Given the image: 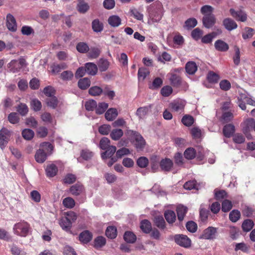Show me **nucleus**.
I'll return each mask as SVG.
<instances>
[{
	"mask_svg": "<svg viewBox=\"0 0 255 255\" xmlns=\"http://www.w3.org/2000/svg\"><path fill=\"white\" fill-rule=\"evenodd\" d=\"M126 134L130 140L134 142V145L137 149H142L145 144V142L141 135L136 131L128 129Z\"/></svg>",
	"mask_w": 255,
	"mask_h": 255,
	"instance_id": "f257e3e1",
	"label": "nucleus"
},
{
	"mask_svg": "<svg viewBox=\"0 0 255 255\" xmlns=\"http://www.w3.org/2000/svg\"><path fill=\"white\" fill-rule=\"evenodd\" d=\"M29 229V225L24 221L15 224L13 228L15 234L22 237L27 235Z\"/></svg>",
	"mask_w": 255,
	"mask_h": 255,
	"instance_id": "f03ea898",
	"label": "nucleus"
},
{
	"mask_svg": "<svg viewBox=\"0 0 255 255\" xmlns=\"http://www.w3.org/2000/svg\"><path fill=\"white\" fill-rule=\"evenodd\" d=\"M243 132L246 135L247 138L251 139L252 136L249 132L254 130L255 126V121L254 119L248 118L242 124Z\"/></svg>",
	"mask_w": 255,
	"mask_h": 255,
	"instance_id": "7ed1b4c3",
	"label": "nucleus"
},
{
	"mask_svg": "<svg viewBox=\"0 0 255 255\" xmlns=\"http://www.w3.org/2000/svg\"><path fill=\"white\" fill-rule=\"evenodd\" d=\"M238 105L243 110H245L246 109V103L253 106H255V101L252 99L246 97L245 95H241L240 97L238 98Z\"/></svg>",
	"mask_w": 255,
	"mask_h": 255,
	"instance_id": "20e7f679",
	"label": "nucleus"
},
{
	"mask_svg": "<svg viewBox=\"0 0 255 255\" xmlns=\"http://www.w3.org/2000/svg\"><path fill=\"white\" fill-rule=\"evenodd\" d=\"M217 232V229L216 228L209 227L204 230L200 238L206 240H213L216 238Z\"/></svg>",
	"mask_w": 255,
	"mask_h": 255,
	"instance_id": "39448f33",
	"label": "nucleus"
},
{
	"mask_svg": "<svg viewBox=\"0 0 255 255\" xmlns=\"http://www.w3.org/2000/svg\"><path fill=\"white\" fill-rule=\"evenodd\" d=\"M174 240L177 244L184 248H188L191 245L190 240L185 235H176L174 236Z\"/></svg>",
	"mask_w": 255,
	"mask_h": 255,
	"instance_id": "423d86ee",
	"label": "nucleus"
},
{
	"mask_svg": "<svg viewBox=\"0 0 255 255\" xmlns=\"http://www.w3.org/2000/svg\"><path fill=\"white\" fill-rule=\"evenodd\" d=\"M10 132L7 128H3L0 130V146L3 149L8 142Z\"/></svg>",
	"mask_w": 255,
	"mask_h": 255,
	"instance_id": "0eeeda50",
	"label": "nucleus"
},
{
	"mask_svg": "<svg viewBox=\"0 0 255 255\" xmlns=\"http://www.w3.org/2000/svg\"><path fill=\"white\" fill-rule=\"evenodd\" d=\"M230 12L231 15L236 20L243 22L246 21L247 16V14L244 11L242 10L236 11L234 9L231 8L230 9Z\"/></svg>",
	"mask_w": 255,
	"mask_h": 255,
	"instance_id": "6e6552de",
	"label": "nucleus"
},
{
	"mask_svg": "<svg viewBox=\"0 0 255 255\" xmlns=\"http://www.w3.org/2000/svg\"><path fill=\"white\" fill-rule=\"evenodd\" d=\"M6 25L8 29L11 31L14 32L17 29L16 20L14 16L10 13L6 15Z\"/></svg>",
	"mask_w": 255,
	"mask_h": 255,
	"instance_id": "1a4fd4ad",
	"label": "nucleus"
},
{
	"mask_svg": "<svg viewBox=\"0 0 255 255\" xmlns=\"http://www.w3.org/2000/svg\"><path fill=\"white\" fill-rule=\"evenodd\" d=\"M202 21L204 26L207 28H210L215 23L216 18L214 15H207L203 16Z\"/></svg>",
	"mask_w": 255,
	"mask_h": 255,
	"instance_id": "9d476101",
	"label": "nucleus"
},
{
	"mask_svg": "<svg viewBox=\"0 0 255 255\" xmlns=\"http://www.w3.org/2000/svg\"><path fill=\"white\" fill-rule=\"evenodd\" d=\"M173 162L169 158H165L160 162V166L164 171H169L173 166Z\"/></svg>",
	"mask_w": 255,
	"mask_h": 255,
	"instance_id": "9b49d317",
	"label": "nucleus"
},
{
	"mask_svg": "<svg viewBox=\"0 0 255 255\" xmlns=\"http://www.w3.org/2000/svg\"><path fill=\"white\" fill-rule=\"evenodd\" d=\"M84 188L80 183H76L72 185L70 188L71 194L74 196L80 195L84 191Z\"/></svg>",
	"mask_w": 255,
	"mask_h": 255,
	"instance_id": "f8f14e48",
	"label": "nucleus"
},
{
	"mask_svg": "<svg viewBox=\"0 0 255 255\" xmlns=\"http://www.w3.org/2000/svg\"><path fill=\"white\" fill-rule=\"evenodd\" d=\"M185 105L181 101H174L171 103L169 105V108L173 112H178L183 110Z\"/></svg>",
	"mask_w": 255,
	"mask_h": 255,
	"instance_id": "ddd939ff",
	"label": "nucleus"
},
{
	"mask_svg": "<svg viewBox=\"0 0 255 255\" xmlns=\"http://www.w3.org/2000/svg\"><path fill=\"white\" fill-rule=\"evenodd\" d=\"M216 49L221 52H225L228 50L229 47L228 44L222 40H217L214 44Z\"/></svg>",
	"mask_w": 255,
	"mask_h": 255,
	"instance_id": "4468645a",
	"label": "nucleus"
},
{
	"mask_svg": "<svg viewBox=\"0 0 255 255\" xmlns=\"http://www.w3.org/2000/svg\"><path fill=\"white\" fill-rule=\"evenodd\" d=\"M154 225L159 229L163 230L166 228V224L163 217L162 216H156L153 219Z\"/></svg>",
	"mask_w": 255,
	"mask_h": 255,
	"instance_id": "2eb2a0df",
	"label": "nucleus"
},
{
	"mask_svg": "<svg viewBox=\"0 0 255 255\" xmlns=\"http://www.w3.org/2000/svg\"><path fill=\"white\" fill-rule=\"evenodd\" d=\"M223 23L225 27L229 31L236 29L237 27V24L236 22L229 18H225L223 20Z\"/></svg>",
	"mask_w": 255,
	"mask_h": 255,
	"instance_id": "dca6fc26",
	"label": "nucleus"
},
{
	"mask_svg": "<svg viewBox=\"0 0 255 255\" xmlns=\"http://www.w3.org/2000/svg\"><path fill=\"white\" fill-rule=\"evenodd\" d=\"M121 18L118 15H113L110 16L108 19V23L114 27L119 26L121 24Z\"/></svg>",
	"mask_w": 255,
	"mask_h": 255,
	"instance_id": "f3484780",
	"label": "nucleus"
},
{
	"mask_svg": "<svg viewBox=\"0 0 255 255\" xmlns=\"http://www.w3.org/2000/svg\"><path fill=\"white\" fill-rule=\"evenodd\" d=\"M53 148V146L49 142H43L40 144L38 150H42L48 155L51 154Z\"/></svg>",
	"mask_w": 255,
	"mask_h": 255,
	"instance_id": "a211bd4d",
	"label": "nucleus"
},
{
	"mask_svg": "<svg viewBox=\"0 0 255 255\" xmlns=\"http://www.w3.org/2000/svg\"><path fill=\"white\" fill-rule=\"evenodd\" d=\"M86 72L92 76L95 75L98 72L97 65L93 63H87L85 64Z\"/></svg>",
	"mask_w": 255,
	"mask_h": 255,
	"instance_id": "6ab92c4d",
	"label": "nucleus"
},
{
	"mask_svg": "<svg viewBox=\"0 0 255 255\" xmlns=\"http://www.w3.org/2000/svg\"><path fill=\"white\" fill-rule=\"evenodd\" d=\"M118 113L116 109H109L105 113V117L109 121H113L118 116Z\"/></svg>",
	"mask_w": 255,
	"mask_h": 255,
	"instance_id": "aec40b11",
	"label": "nucleus"
},
{
	"mask_svg": "<svg viewBox=\"0 0 255 255\" xmlns=\"http://www.w3.org/2000/svg\"><path fill=\"white\" fill-rule=\"evenodd\" d=\"M45 171L47 176L52 177L56 175L58 168L55 164H50L47 166Z\"/></svg>",
	"mask_w": 255,
	"mask_h": 255,
	"instance_id": "412c9836",
	"label": "nucleus"
},
{
	"mask_svg": "<svg viewBox=\"0 0 255 255\" xmlns=\"http://www.w3.org/2000/svg\"><path fill=\"white\" fill-rule=\"evenodd\" d=\"M235 128L232 124H228L223 128V133L226 137H230L235 132Z\"/></svg>",
	"mask_w": 255,
	"mask_h": 255,
	"instance_id": "4be33fe9",
	"label": "nucleus"
},
{
	"mask_svg": "<svg viewBox=\"0 0 255 255\" xmlns=\"http://www.w3.org/2000/svg\"><path fill=\"white\" fill-rule=\"evenodd\" d=\"M88 56L92 59H96L100 55L101 50L100 48L97 47H91L89 48Z\"/></svg>",
	"mask_w": 255,
	"mask_h": 255,
	"instance_id": "5701e85b",
	"label": "nucleus"
},
{
	"mask_svg": "<svg viewBox=\"0 0 255 255\" xmlns=\"http://www.w3.org/2000/svg\"><path fill=\"white\" fill-rule=\"evenodd\" d=\"M77 10L81 13H85L90 9L89 4L84 1H79L77 5Z\"/></svg>",
	"mask_w": 255,
	"mask_h": 255,
	"instance_id": "b1692460",
	"label": "nucleus"
},
{
	"mask_svg": "<svg viewBox=\"0 0 255 255\" xmlns=\"http://www.w3.org/2000/svg\"><path fill=\"white\" fill-rule=\"evenodd\" d=\"M116 149L117 148L115 146L111 145L105 150L106 151L105 152L102 153V158L103 159H105L108 157H112L116 152Z\"/></svg>",
	"mask_w": 255,
	"mask_h": 255,
	"instance_id": "393cba45",
	"label": "nucleus"
},
{
	"mask_svg": "<svg viewBox=\"0 0 255 255\" xmlns=\"http://www.w3.org/2000/svg\"><path fill=\"white\" fill-rule=\"evenodd\" d=\"M140 227L141 230L146 234L149 233L152 229L150 222L147 220H144L141 222Z\"/></svg>",
	"mask_w": 255,
	"mask_h": 255,
	"instance_id": "a878e982",
	"label": "nucleus"
},
{
	"mask_svg": "<svg viewBox=\"0 0 255 255\" xmlns=\"http://www.w3.org/2000/svg\"><path fill=\"white\" fill-rule=\"evenodd\" d=\"M150 109V106L140 107L137 109L136 115L139 117V118L142 119L148 114Z\"/></svg>",
	"mask_w": 255,
	"mask_h": 255,
	"instance_id": "bb28decb",
	"label": "nucleus"
},
{
	"mask_svg": "<svg viewBox=\"0 0 255 255\" xmlns=\"http://www.w3.org/2000/svg\"><path fill=\"white\" fill-rule=\"evenodd\" d=\"M187 208L183 205H179L177 207L176 212L177 214L178 219L179 221H182L187 213Z\"/></svg>",
	"mask_w": 255,
	"mask_h": 255,
	"instance_id": "cd10ccee",
	"label": "nucleus"
},
{
	"mask_svg": "<svg viewBox=\"0 0 255 255\" xmlns=\"http://www.w3.org/2000/svg\"><path fill=\"white\" fill-rule=\"evenodd\" d=\"M185 69L188 74H194L197 70V66L194 62L189 61L186 63Z\"/></svg>",
	"mask_w": 255,
	"mask_h": 255,
	"instance_id": "c85d7f7f",
	"label": "nucleus"
},
{
	"mask_svg": "<svg viewBox=\"0 0 255 255\" xmlns=\"http://www.w3.org/2000/svg\"><path fill=\"white\" fill-rule=\"evenodd\" d=\"M79 240L83 243H87L92 239V235L88 231H85L81 233L79 236Z\"/></svg>",
	"mask_w": 255,
	"mask_h": 255,
	"instance_id": "c756f323",
	"label": "nucleus"
},
{
	"mask_svg": "<svg viewBox=\"0 0 255 255\" xmlns=\"http://www.w3.org/2000/svg\"><path fill=\"white\" fill-rule=\"evenodd\" d=\"M48 155L42 150H37L35 154V160L38 163H43L46 159Z\"/></svg>",
	"mask_w": 255,
	"mask_h": 255,
	"instance_id": "7c9ffc66",
	"label": "nucleus"
},
{
	"mask_svg": "<svg viewBox=\"0 0 255 255\" xmlns=\"http://www.w3.org/2000/svg\"><path fill=\"white\" fill-rule=\"evenodd\" d=\"M164 217L169 224L174 223L176 220V215L174 212L171 210H168L164 213Z\"/></svg>",
	"mask_w": 255,
	"mask_h": 255,
	"instance_id": "2f4dec72",
	"label": "nucleus"
},
{
	"mask_svg": "<svg viewBox=\"0 0 255 255\" xmlns=\"http://www.w3.org/2000/svg\"><path fill=\"white\" fill-rule=\"evenodd\" d=\"M92 27L94 31L99 32L103 29V24L98 19H94L92 22Z\"/></svg>",
	"mask_w": 255,
	"mask_h": 255,
	"instance_id": "473e14b6",
	"label": "nucleus"
},
{
	"mask_svg": "<svg viewBox=\"0 0 255 255\" xmlns=\"http://www.w3.org/2000/svg\"><path fill=\"white\" fill-rule=\"evenodd\" d=\"M109 105L105 102L99 103L95 108L96 113L98 115L103 114L108 109Z\"/></svg>",
	"mask_w": 255,
	"mask_h": 255,
	"instance_id": "72a5a7b5",
	"label": "nucleus"
},
{
	"mask_svg": "<svg viewBox=\"0 0 255 255\" xmlns=\"http://www.w3.org/2000/svg\"><path fill=\"white\" fill-rule=\"evenodd\" d=\"M124 132L121 129H114L110 133L111 138L114 140H119L123 135Z\"/></svg>",
	"mask_w": 255,
	"mask_h": 255,
	"instance_id": "f704fd0d",
	"label": "nucleus"
},
{
	"mask_svg": "<svg viewBox=\"0 0 255 255\" xmlns=\"http://www.w3.org/2000/svg\"><path fill=\"white\" fill-rule=\"evenodd\" d=\"M90 80L88 78H84L79 80L78 85V87L82 90L87 89L90 86Z\"/></svg>",
	"mask_w": 255,
	"mask_h": 255,
	"instance_id": "c9c22d12",
	"label": "nucleus"
},
{
	"mask_svg": "<svg viewBox=\"0 0 255 255\" xmlns=\"http://www.w3.org/2000/svg\"><path fill=\"white\" fill-rule=\"evenodd\" d=\"M197 24V21L195 18H190L185 22L184 27L188 30L195 27Z\"/></svg>",
	"mask_w": 255,
	"mask_h": 255,
	"instance_id": "e433bc0d",
	"label": "nucleus"
},
{
	"mask_svg": "<svg viewBox=\"0 0 255 255\" xmlns=\"http://www.w3.org/2000/svg\"><path fill=\"white\" fill-rule=\"evenodd\" d=\"M124 238L125 241L128 243H133L136 239L135 235L131 232H126L124 234Z\"/></svg>",
	"mask_w": 255,
	"mask_h": 255,
	"instance_id": "4c0bfd02",
	"label": "nucleus"
},
{
	"mask_svg": "<svg viewBox=\"0 0 255 255\" xmlns=\"http://www.w3.org/2000/svg\"><path fill=\"white\" fill-rule=\"evenodd\" d=\"M104 90L98 86H93L89 90V93L93 96H99L103 93Z\"/></svg>",
	"mask_w": 255,
	"mask_h": 255,
	"instance_id": "58836bf2",
	"label": "nucleus"
},
{
	"mask_svg": "<svg viewBox=\"0 0 255 255\" xmlns=\"http://www.w3.org/2000/svg\"><path fill=\"white\" fill-rule=\"evenodd\" d=\"M59 224L61 228L66 231L69 230L72 226L71 223L68 221V219L65 218L64 217L61 219Z\"/></svg>",
	"mask_w": 255,
	"mask_h": 255,
	"instance_id": "ea45409f",
	"label": "nucleus"
},
{
	"mask_svg": "<svg viewBox=\"0 0 255 255\" xmlns=\"http://www.w3.org/2000/svg\"><path fill=\"white\" fill-rule=\"evenodd\" d=\"M106 235L107 237L111 239H114L117 237V229L113 226H110L107 228L106 231Z\"/></svg>",
	"mask_w": 255,
	"mask_h": 255,
	"instance_id": "a19ab883",
	"label": "nucleus"
},
{
	"mask_svg": "<svg viewBox=\"0 0 255 255\" xmlns=\"http://www.w3.org/2000/svg\"><path fill=\"white\" fill-rule=\"evenodd\" d=\"M18 61L16 60H13L8 64V67L10 68V71L13 73L18 72L21 69Z\"/></svg>",
	"mask_w": 255,
	"mask_h": 255,
	"instance_id": "79ce46f5",
	"label": "nucleus"
},
{
	"mask_svg": "<svg viewBox=\"0 0 255 255\" xmlns=\"http://www.w3.org/2000/svg\"><path fill=\"white\" fill-rule=\"evenodd\" d=\"M254 222L252 220L247 219L242 224L243 230L245 232H249L254 227Z\"/></svg>",
	"mask_w": 255,
	"mask_h": 255,
	"instance_id": "37998d69",
	"label": "nucleus"
},
{
	"mask_svg": "<svg viewBox=\"0 0 255 255\" xmlns=\"http://www.w3.org/2000/svg\"><path fill=\"white\" fill-rule=\"evenodd\" d=\"M184 155L187 159H192L196 156V151L193 148H188L184 151Z\"/></svg>",
	"mask_w": 255,
	"mask_h": 255,
	"instance_id": "c03bdc74",
	"label": "nucleus"
},
{
	"mask_svg": "<svg viewBox=\"0 0 255 255\" xmlns=\"http://www.w3.org/2000/svg\"><path fill=\"white\" fill-rule=\"evenodd\" d=\"M76 49L79 52L85 53L88 52L89 47L88 44L85 42H79L77 44Z\"/></svg>",
	"mask_w": 255,
	"mask_h": 255,
	"instance_id": "a18cd8bd",
	"label": "nucleus"
},
{
	"mask_svg": "<svg viewBox=\"0 0 255 255\" xmlns=\"http://www.w3.org/2000/svg\"><path fill=\"white\" fill-rule=\"evenodd\" d=\"M34 135V131L32 129L29 128H25L22 131V135L26 140H29L31 139L33 137Z\"/></svg>",
	"mask_w": 255,
	"mask_h": 255,
	"instance_id": "49530a36",
	"label": "nucleus"
},
{
	"mask_svg": "<svg viewBox=\"0 0 255 255\" xmlns=\"http://www.w3.org/2000/svg\"><path fill=\"white\" fill-rule=\"evenodd\" d=\"M194 122L193 117L188 115H185L182 119V123L186 127L191 126Z\"/></svg>",
	"mask_w": 255,
	"mask_h": 255,
	"instance_id": "de8ad7c7",
	"label": "nucleus"
},
{
	"mask_svg": "<svg viewBox=\"0 0 255 255\" xmlns=\"http://www.w3.org/2000/svg\"><path fill=\"white\" fill-rule=\"evenodd\" d=\"M17 111L22 116H25L28 112V108L26 104L20 103L16 108Z\"/></svg>",
	"mask_w": 255,
	"mask_h": 255,
	"instance_id": "09e8293b",
	"label": "nucleus"
},
{
	"mask_svg": "<svg viewBox=\"0 0 255 255\" xmlns=\"http://www.w3.org/2000/svg\"><path fill=\"white\" fill-rule=\"evenodd\" d=\"M169 80L172 85L174 87H178L181 83L180 77L176 74H172Z\"/></svg>",
	"mask_w": 255,
	"mask_h": 255,
	"instance_id": "8fccbe9b",
	"label": "nucleus"
},
{
	"mask_svg": "<svg viewBox=\"0 0 255 255\" xmlns=\"http://www.w3.org/2000/svg\"><path fill=\"white\" fill-rule=\"evenodd\" d=\"M106 239L102 236H99L95 239L94 246L96 248H101L106 244Z\"/></svg>",
	"mask_w": 255,
	"mask_h": 255,
	"instance_id": "3c124183",
	"label": "nucleus"
},
{
	"mask_svg": "<svg viewBox=\"0 0 255 255\" xmlns=\"http://www.w3.org/2000/svg\"><path fill=\"white\" fill-rule=\"evenodd\" d=\"M85 107L88 111H93L97 107V102L94 100H89L85 102Z\"/></svg>",
	"mask_w": 255,
	"mask_h": 255,
	"instance_id": "603ef678",
	"label": "nucleus"
},
{
	"mask_svg": "<svg viewBox=\"0 0 255 255\" xmlns=\"http://www.w3.org/2000/svg\"><path fill=\"white\" fill-rule=\"evenodd\" d=\"M98 66L101 71H106L109 66V62L104 59H100L99 61Z\"/></svg>",
	"mask_w": 255,
	"mask_h": 255,
	"instance_id": "864d4df0",
	"label": "nucleus"
},
{
	"mask_svg": "<svg viewBox=\"0 0 255 255\" xmlns=\"http://www.w3.org/2000/svg\"><path fill=\"white\" fill-rule=\"evenodd\" d=\"M149 161L147 158L144 156L139 157L136 161L137 165L140 168H145L148 164Z\"/></svg>",
	"mask_w": 255,
	"mask_h": 255,
	"instance_id": "5fc2aeb1",
	"label": "nucleus"
},
{
	"mask_svg": "<svg viewBox=\"0 0 255 255\" xmlns=\"http://www.w3.org/2000/svg\"><path fill=\"white\" fill-rule=\"evenodd\" d=\"M111 141L110 139L106 137H104L101 138L100 141V147L103 150H106L108 147H110Z\"/></svg>",
	"mask_w": 255,
	"mask_h": 255,
	"instance_id": "6e6d98bb",
	"label": "nucleus"
},
{
	"mask_svg": "<svg viewBox=\"0 0 255 255\" xmlns=\"http://www.w3.org/2000/svg\"><path fill=\"white\" fill-rule=\"evenodd\" d=\"M63 205L68 208H72L75 205L74 200L71 197H67L63 200Z\"/></svg>",
	"mask_w": 255,
	"mask_h": 255,
	"instance_id": "4d7b16f0",
	"label": "nucleus"
},
{
	"mask_svg": "<svg viewBox=\"0 0 255 255\" xmlns=\"http://www.w3.org/2000/svg\"><path fill=\"white\" fill-rule=\"evenodd\" d=\"M240 212L237 210L231 211L229 214L230 220L233 222H236L240 218Z\"/></svg>",
	"mask_w": 255,
	"mask_h": 255,
	"instance_id": "13d9d810",
	"label": "nucleus"
},
{
	"mask_svg": "<svg viewBox=\"0 0 255 255\" xmlns=\"http://www.w3.org/2000/svg\"><path fill=\"white\" fill-rule=\"evenodd\" d=\"M255 30L253 28L247 27L243 33V37L244 39L251 38L254 34Z\"/></svg>",
	"mask_w": 255,
	"mask_h": 255,
	"instance_id": "bf43d9fd",
	"label": "nucleus"
},
{
	"mask_svg": "<svg viewBox=\"0 0 255 255\" xmlns=\"http://www.w3.org/2000/svg\"><path fill=\"white\" fill-rule=\"evenodd\" d=\"M149 74V70L144 67L140 68L138 71V77L139 79L144 80Z\"/></svg>",
	"mask_w": 255,
	"mask_h": 255,
	"instance_id": "052dcab7",
	"label": "nucleus"
},
{
	"mask_svg": "<svg viewBox=\"0 0 255 255\" xmlns=\"http://www.w3.org/2000/svg\"><path fill=\"white\" fill-rule=\"evenodd\" d=\"M8 121L12 124H16L19 121L18 115L16 113H11L8 116Z\"/></svg>",
	"mask_w": 255,
	"mask_h": 255,
	"instance_id": "680f3d73",
	"label": "nucleus"
},
{
	"mask_svg": "<svg viewBox=\"0 0 255 255\" xmlns=\"http://www.w3.org/2000/svg\"><path fill=\"white\" fill-rule=\"evenodd\" d=\"M73 77V73L71 71H64L60 75V78L66 81L71 80Z\"/></svg>",
	"mask_w": 255,
	"mask_h": 255,
	"instance_id": "e2e57ef3",
	"label": "nucleus"
},
{
	"mask_svg": "<svg viewBox=\"0 0 255 255\" xmlns=\"http://www.w3.org/2000/svg\"><path fill=\"white\" fill-rule=\"evenodd\" d=\"M46 103L48 106L54 109L58 104L57 99L54 96L49 97L46 99Z\"/></svg>",
	"mask_w": 255,
	"mask_h": 255,
	"instance_id": "0e129e2a",
	"label": "nucleus"
},
{
	"mask_svg": "<svg viewBox=\"0 0 255 255\" xmlns=\"http://www.w3.org/2000/svg\"><path fill=\"white\" fill-rule=\"evenodd\" d=\"M25 124L29 127H30L33 128H35L37 127L38 125L37 121L33 117H30L27 118L25 119Z\"/></svg>",
	"mask_w": 255,
	"mask_h": 255,
	"instance_id": "69168bd1",
	"label": "nucleus"
},
{
	"mask_svg": "<svg viewBox=\"0 0 255 255\" xmlns=\"http://www.w3.org/2000/svg\"><path fill=\"white\" fill-rule=\"evenodd\" d=\"M131 15L138 20H142L143 15L137 9L132 8L130 10Z\"/></svg>",
	"mask_w": 255,
	"mask_h": 255,
	"instance_id": "338daca9",
	"label": "nucleus"
},
{
	"mask_svg": "<svg viewBox=\"0 0 255 255\" xmlns=\"http://www.w3.org/2000/svg\"><path fill=\"white\" fill-rule=\"evenodd\" d=\"M232 207L231 201L228 200H225L222 203V210L224 212H227L229 211Z\"/></svg>",
	"mask_w": 255,
	"mask_h": 255,
	"instance_id": "774afa93",
	"label": "nucleus"
}]
</instances>
